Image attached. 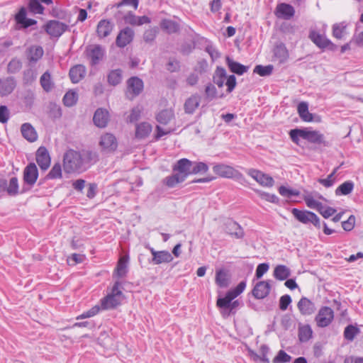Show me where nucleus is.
I'll use <instances>...</instances> for the list:
<instances>
[{
  "instance_id": "obj_1",
  "label": "nucleus",
  "mask_w": 363,
  "mask_h": 363,
  "mask_svg": "<svg viewBox=\"0 0 363 363\" xmlns=\"http://www.w3.org/2000/svg\"><path fill=\"white\" fill-rule=\"evenodd\" d=\"M63 168L66 173L86 170L85 159L81 152L69 149L63 155Z\"/></svg>"
},
{
  "instance_id": "obj_2",
  "label": "nucleus",
  "mask_w": 363,
  "mask_h": 363,
  "mask_svg": "<svg viewBox=\"0 0 363 363\" xmlns=\"http://www.w3.org/2000/svg\"><path fill=\"white\" fill-rule=\"evenodd\" d=\"M289 135L291 140L298 144L299 138L306 140L309 143L314 144H322L324 143V135L317 130H311L308 128H295L292 129L289 132Z\"/></svg>"
},
{
  "instance_id": "obj_3",
  "label": "nucleus",
  "mask_w": 363,
  "mask_h": 363,
  "mask_svg": "<svg viewBox=\"0 0 363 363\" xmlns=\"http://www.w3.org/2000/svg\"><path fill=\"white\" fill-rule=\"evenodd\" d=\"M121 283L116 281L112 287L111 291L106 296L101 300V306L104 310L113 309L121 305L124 297L121 290Z\"/></svg>"
},
{
  "instance_id": "obj_4",
  "label": "nucleus",
  "mask_w": 363,
  "mask_h": 363,
  "mask_svg": "<svg viewBox=\"0 0 363 363\" xmlns=\"http://www.w3.org/2000/svg\"><path fill=\"white\" fill-rule=\"evenodd\" d=\"M127 5H132L135 9L138 6V0H122L118 4L108 6L106 11H111L118 23H121L130 11L125 9Z\"/></svg>"
},
{
  "instance_id": "obj_5",
  "label": "nucleus",
  "mask_w": 363,
  "mask_h": 363,
  "mask_svg": "<svg viewBox=\"0 0 363 363\" xmlns=\"http://www.w3.org/2000/svg\"><path fill=\"white\" fill-rule=\"evenodd\" d=\"M38 177V170L35 163H29L23 170V186L21 194L26 193L34 186Z\"/></svg>"
},
{
  "instance_id": "obj_6",
  "label": "nucleus",
  "mask_w": 363,
  "mask_h": 363,
  "mask_svg": "<svg viewBox=\"0 0 363 363\" xmlns=\"http://www.w3.org/2000/svg\"><path fill=\"white\" fill-rule=\"evenodd\" d=\"M291 213L297 220L303 224L311 223L318 229L321 227L320 218L313 212L301 211L294 208L291 210Z\"/></svg>"
},
{
  "instance_id": "obj_7",
  "label": "nucleus",
  "mask_w": 363,
  "mask_h": 363,
  "mask_svg": "<svg viewBox=\"0 0 363 363\" xmlns=\"http://www.w3.org/2000/svg\"><path fill=\"white\" fill-rule=\"evenodd\" d=\"M213 172L218 176L228 179H235L238 181L244 179L242 173L230 165L217 164L213 167Z\"/></svg>"
},
{
  "instance_id": "obj_8",
  "label": "nucleus",
  "mask_w": 363,
  "mask_h": 363,
  "mask_svg": "<svg viewBox=\"0 0 363 363\" xmlns=\"http://www.w3.org/2000/svg\"><path fill=\"white\" fill-rule=\"evenodd\" d=\"M99 145L101 151L106 153L114 152L118 147V141L115 135L110 133L101 135Z\"/></svg>"
},
{
  "instance_id": "obj_9",
  "label": "nucleus",
  "mask_w": 363,
  "mask_h": 363,
  "mask_svg": "<svg viewBox=\"0 0 363 363\" xmlns=\"http://www.w3.org/2000/svg\"><path fill=\"white\" fill-rule=\"evenodd\" d=\"M334 318L333 311L328 306L320 308L315 318L316 324L320 328L328 326Z\"/></svg>"
},
{
  "instance_id": "obj_10",
  "label": "nucleus",
  "mask_w": 363,
  "mask_h": 363,
  "mask_svg": "<svg viewBox=\"0 0 363 363\" xmlns=\"http://www.w3.org/2000/svg\"><path fill=\"white\" fill-rule=\"evenodd\" d=\"M247 174L263 186L272 187L274 184V180L272 177L259 170L249 169L247 170Z\"/></svg>"
},
{
  "instance_id": "obj_11",
  "label": "nucleus",
  "mask_w": 363,
  "mask_h": 363,
  "mask_svg": "<svg viewBox=\"0 0 363 363\" xmlns=\"http://www.w3.org/2000/svg\"><path fill=\"white\" fill-rule=\"evenodd\" d=\"M68 26L59 21H50L45 26V31L51 37L59 38L67 30Z\"/></svg>"
},
{
  "instance_id": "obj_12",
  "label": "nucleus",
  "mask_w": 363,
  "mask_h": 363,
  "mask_svg": "<svg viewBox=\"0 0 363 363\" xmlns=\"http://www.w3.org/2000/svg\"><path fill=\"white\" fill-rule=\"evenodd\" d=\"M192 166L193 162L186 158H182L176 162L173 166L172 170L174 172L183 177L185 180L189 175L191 174Z\"/></svg>"
},
{
  "instance_id": "obj_13",
  "label": "nucleus",
  "mask_w": 363,
  "mask_h": 363,
  "mask_svg": "<svg viewBox=\"0 0 363 363\" xmlns=\"http://www.w3.org/2000/svg\"><path fill=\"white\" fill-rule=\"evenodd\" d=\"M148 248L152 255L150 262L153 264H161L163 263H169L173 260L172 254L167 250L156 251L153 247L147 245Z\"/></svg>"
},
{
  "instance_id": "obj_14",
  "label": "nucleus",
  "mask_w": 363,
  "mask_h": 363,
  "mask_svg": "<svg viewBox=\"0 0 363 363\" xmlns=\"http://www.w3.org/2000/svg\"><path fill=\"white\" fill-rule=\"evenodd\" d=\"M144 84L141 79L138 77H132L127 81V94L131 97L138 96L143 90Z\"/></svg>"
},
{
  "instance_id": "obj_15",
  "label": "nucleus",
  "mask_w": 363,
  "mask_h": 363,
  "mask_svg": "<svg viewBox=\"0 0 363 363\" xmlns=\"http://www.w3.org/2000/svg\"><path fill=\"white\" fill-rule=\"evenodd\" d=\"M134 35L135 33L132 28L129 27L124 28L123 29L120 30L116 37V45L118 48L125 47L127 45L130 44L133 41Z\"/></svg>"
},
{
  "instance_id": "obj_16",
  "label": "nucleus",
  "mask_w": 363,
  "mask_h": 363,
  "mask_svg": "<svg viewBox=\"0 0 363 363\" xmlns=\"http://www.w3.org/2000/svg\"><path fill=\"white\" fill-rule=\"evenodd\" d=\"M36 162L42 170H46L50 165L51 158L48 150L44 146H40L35 154Z\"/></svg>"
},
{
  "instance_id": "obj_17",
  "label": "nucleus",
  "mask_w": 363,
  "mask_h": 363,
  "mask_svg": "<svg viewBox=\"0 0 363 363\" xmlns=\"http://www.w3.org/2000/svg\"><path fill=\"white\" fill-rule=\"evenodd\" d=\"M271 290V285L269 281H260L254 286L252 293L255 298L262 299L267 296Z\"/></svg>"
},
{
  "instance_id": "obj_18",
  "label": "nucleus",
  "mask_w": 363,
  "mask_h": 363,
  "mask_svg": "<svg viewBox=\"0 0 363 363\" xmlns=\"http://www.w3.org/2000/svg\"><path fill=\"white\" fill-rule=\"evenodd\" d=\"M86 54L91 60V65H96L103 59L104 50L99 45H95L87 48Z\"/></svg>"
},
{
  "instance_id": "obj_19",
  "label": "nucleus",
  "mask_w": 363,
  "mask_h": 363,
  "mask_svg": "<svg viewBox=\"0 0 363 363\" xmlns=\"http://www.w3.org/2000/svg\"><path fill=\"white\" fill-rule=\"evenodd\" d=\"M289 51L283 43L276 44L273 49V60L279 64L285 63L289 59Z\"/></svg>"
},
{
  "instance_id": "obj_20",
  "label": "nucleus",
  "mask_w": 363,
  "mask_h": 363,
  "mask_svg": "<svg viewBox=\"0 0 363 363\" xmlns=\"http://www.w3.org/2000/svg\"><path fill=\"white\" fill-rule=\"evenodd\" d=\"M26 15L27 11L25 7H21L15 15V21L16 23L20 26L21 28H28L37 23L35 20L26 18Z\"/></svg>"
},
{
  "instance_id": "obj_21",
  "label": "nucleus",
  "mask_w": 363,
  "mask_h": 363,
  "mask_svg": "<svg viewBox=\"0 0 363 363\" xmlns=\"http://www.w3.org/2000/svg\"><path fill=\"white\" fill-rule=\"evenodd\" d=\"M109 121L108 111L102 108H97L93 116V121L96 126L105 128Z\"/></svg>"
},
{
  "instance_id": "obj_22",
  "label": "nucleus",
  "mask_w": 363,
  "mask_h": 363,
  "mask_svg": "<svg viewBox=\"0 0 363 363\" xmlns=\"http://www.w3.org/2000/svg\"><path fill=\"white\" fill-rule=\"evenodd\" d=\"M297 307L303 315H311L315 313V303L306 297L303 296L297 303Z\"/></svg>"
},
{
  "instance_id": "obj_23",
  "label": "nucleus",
  "mask_w": 363,
  "mask_h": 363,
  "mask_svg": "<svg viewBox=\"0 0 363 363\" xmlns=\"http://www.w3.org/2000/svg\"><path fill=\"white\" fill-rule=\"evenodd\" d=\"M295 14L294 7L286 3H281L277 6L276 15L278 18L285 20L291 19Z\"/></svg>"
},
{
  "instance_id": "obj_24",
  "label": "nucleus",
  "mask_w": 363,
  "mask_h": 363,
  "mask_svg": "<svg viewBox=\"0 0 363 363\" xmlns=\"http://www.w3.org/2000/svg\"><path fill=\"white\" fill-rule=\"evenodd\" d=\"M225 231L235 238L240 239L244 236V232L240 225L235 221L228 219L225 223Z\"/></svg>"
},
{
  "instance_id": "obj_25",
  "label": "nucleus",
  "mask_w": 363,
  "mask_h": 363,
  "mask_svg": "<svg viewBox=\"0 0 363 363\" xmlns=\"http://www.w3.org/2000/svg\"><path fill=\"white\" fill-rule=\"evenodd\" d=\"M16 85V83L13 77L0 79V95L4 96L10 94L15 89Z\"/></svg>"
},
{
  "instance_id": "obj_26",
  "label": "nucleus",
  "mask_w": 363,
  "mask_h": 363,
  "mask_svg": "<svg viewBox=\"0 0 363 363\" xmlns=\"http://www.w3.org/2000/svg\"><path fill=\"white\" fill-rule=\"evenodd\" d=\"M86 75V67L82 65H77L72 67L69 72V78L72 83L79 82Z\"/></svg>"
},
{
  "instance_id": "obj_27",
  "label": "nucleus",
  "mask_w": 363,
  "mask_h": 363,
  "mask_svg": "<svg viewBox=\"0 0 363 363\" xmlns=\"http://www.w3.org/2000/svg\"><path fill=\"white\" fill-rule=\"evenodd\" d=\"M225 61L229 69L233 73L238 75H242L244 73L247 72L249 69V67L234 61L230 57H226Z\"/></svg>"
},
{
  "instance_id": "obj_28",
  "label": "nucleus",
  "mask_w": 363,
  "mask_h": 363,
  "mask_svg": "<svg viewBox=\"0 0 363 363\" xmlns=\"http://www.w3.org/2000/svg\"><path fill=\"white\" fill-rule=\"evenodd\" d=\"M113 28V25L108 20H101L96 28V32L99 38H106L110 35Z\"/></svg>"
},
{
  "instance_id": "obj_29",
  "label": "nucleus",
  "mask_w": 363,
  "mask_h": 363,
  "mask_svg": "<svg viewBox=\"0 0 363 363\" xmlns=\"http://www.w3.org/2000/svg\"><path fill=\"white\" fill-rule=\"evenodd\" d=\"M21 131L23 137L30 142H34L38 138L35 128L29 123H23L21 127Z\"/></svg>"
},
{
  "instance_id": "obj_30",
  "label": "nucleus",
  "mask_w": 363,
  "mask_h": 363,
  "mask_svg": "<svg viewBox=\"0 0 363 363\" xmlns=\"http://www.w3.org/2000/svg\"><path fill=\"white\" fill-rule=\"evenodd\" d=\"M200 104V96L194 94L188 98L184 103V111L186 113L192 114Z\"/></svg>"
},
{
  "instance_id": "obj_31",
  "label": "nucleus",
  "mask_w": 363,
  "mask_h": 363,
  "mask_svg": "<svg viewBox=\"0 0 363 363\" xmlns=\"http://www.w3.org/2000/svg\"><path fill=\"white\" fill-rule=\"evenodd\" d=\"M160 26L161 29L168 34L176 33L180 29V26L177 22L169 19L162 20Z\"/></svg>"
},
{
  "instance_id": "obj_32",
  "label": "nucleus",
  "mask_w": 363,
  "mask_h": 363,
  "mask_svg": "<svg viewBox=\"0 0 363 363\" xmlns=\"http://www.w3.org/2000/svg\"><path fill=\"white\" fill-rule=\"evenodd\" d=\"M43 55V50L38 45L30 46L27 50V57L30 62H38Z\"/></svg>"
},
{
  "instance_id": "obj_33",
  "label": "nucleus",
  "mask_w": 363,
  "mask_h": 363,
  "mask_svg": "<svg viewBox=\"0 0 363 363\" xmlns=\"http://www.w3.org/2000/svg\"><path fill=\"white\" fill-rule=\"evenodd\" d=\"M309 38L313 43L320 48H326L328 47V44L330 43V40L315 31H311Z\"/></svg>"
},
{
  "instance_id": "obj_34",
  "label": "nucleus",
  "mask_w": 363,
  "mask_h": 363,
  "mask_svg": "<svg viewBox=\"0 0 363 363\" xmlns=\"http://www.w3.org/2000/svg\"><path fill=\"white\" fill-rule=\"evenodd\" d=\"M152 131V126L148 123H141L136 126L135 137L143 139L149 135Z\"/></svg>"
},
{
  "instance_id": "obj_35",
  "label": "nucleus",
  "mask_w": 363,
  "mask_h": 363,
  "mask_svg": "<svg viewBox=\"0 0 363 363\" xmlns=\"http://www.w3.org/2000/svg\"><path fill=\"white\" fill-rule=\"evenodd\" d=\"M354 187V182L351 180L346 181L335 189L336 196H347L352 192Z\"/></svg>"
},
{
  "instance_id": "obj_36",
  "label": "nucleus",
  "mask_w": 363,
  "mask_h": 363,
  "mask_svg": "<svg viewBox=\"0 0 363 363\" xmlns=\"http://www.w3.org/2000/svg\"><path fill=\"white\" fill-rule=\"evenodd\" d=\"M226 78V70L223 67H218L213 77V82L217 84L218 87H223Z\"/></svg>"
},
{
  "instance_id": "obj_37",
  "label": "nucleus",
  "mask_w": 363,
  "mask_h": 363,
  "mask_svg": "<svg viewBox=\"0 0 363 363\" xmlns=\"http://www.w3.org/2000/svg\"><path fill=\"white\" fill-rule=\"evenodd\" d=\"M291 275V271L285 265H278L274 268V277L280 281L286 280Z\"/></svg>"
},
{
  "instance_id": "obj_38",
  "label": "nucleus",
  "mask_w": 363,
  "mask_h": 363,
  "mask_svg": "<svg viewBox=\"0 0 363 363\" xmlns=\"http://www.w3.org/2000/svg\"><path fill=\"white\" fill-rule=\"evenodd\" d=\"M216 283L220 288H225L228 286V275L225 270L219 269L216 271Z\"/></svg>"
},
{
  "instance_id": "obj_39",
  "label": "nucleus",
  "mask_w": 363,
  "mask_h": 363,
  "mask_svg": "<svg viewBox=\"0 0 363 363\" xmlns=\"http://www.w3.org/2000/svg\"><path fill=\"white\" fill-rule=\"evenodd\" d=\"M6 193L9 196H16L18 194H21L19 191L18 179L17 177H11L9 182L7 183Z\"/></svg>"
},
{
  "instance_id": "obj_40",
  "label": "nucleus",
  "mask_w": 363,
  "mask_h": 363,
  "mask_svg": "<svg viewBox=\"0 0 363 363\" xmlns=\"http://www.w3.org/2000/svg\"><path fill=\"white\" fill-rule=\"evenodd\" d=\"M312 329L309 325H305L298 328V338L302 342H307L312 337Z\"/></svg>"
},
{
  "instance_id": "obj_41",
  "label": "nucleus",
  "mask_w": 363,
  "mask_h": 363,
  "mask_svg": "<svg viewBox=\"0 0 363 363\" xmlns=\"http://www.w3.org/2000/svg\"><path fill=\"white\" fill-rule=\"evenodd\" d=\"M173 117L174 113L172 110L164 109L157 114V121L161 124L166 125L169 123Z\"/></svg>"
},
{
  "instance_id": "obj_42",
  "label": "nucleus",
  "mask_w": 363,
  "mask_h": 363,
  "mask_svg": "<svg viewBox=\"0 0 363 363\" xmlns=\"http://www.w3.org/2000/svg\"><path fill=\"white\" fill-rule=\"evenodd\" d=\"M40 85L44 91L49 92L53 88L54 84L51 80V75L48 71L45 72L40 79Z\"/></svg>"
},
{
  "instance_id": "obj_43",
  "label": "nucleus",
  "mask_w": 363,
  "mask_h": 363,
  "mask_svg": "<svg viewBox=\"0 0 363 363\" xmlns=\"http://www.w3.org/2000/svg\"><path fill=\"white\" fill-rule=\"evenodd\" d=\"M122 80V70L116 69L110 72L108 75V82L113 86H116L121 83Z\"/></svg>"
},
{
  "instance_id": "obj_44",
  "label": "nucleus",
  "mask_w": 363,
  "mask_h": 363,
  "mask_svg": "<svg viewBox=\"0 0 363 363\" xmlns=\"http://www.w3.org/2000/svg\"><path fill=\"white\" fill-rule=\"evenodd\" d=\"M184 181H185L184 177L175 172L172 175L167 177L164 179V184L169 188H173L177 184L183 182Z\"/></svg>"
},
{
  "instance_id": "obj_45",
  "label": "nucleus",
  "mask_w": 363,
  "mask_h": 363,
  "mask_svg": "<svg viewBox=\"0 0 363 363\" xmlns=\"http://www.w3.org/2000/svg\"><path fill=\"white\" fill-rule=\"evenodd\" d=\"M78 100V95L74 91H67L63 97V103L65 106L71 107L76 104Z\"/></svg>"
},
{
  "instance_id": "obj_46",
  "label": "nucleus",
  "mask_w": 363,
  "mask_h": 363,
  "mask_svg": "<svg viewBox=\"0 0 363 363\" xmlns=\"http://www.w3.org/2000/svg\"><path fill=\"white\" fill-rule=\"evenodd\" d=\"M28 7L29 11L34 14H43L44 7L39 0H28Z\"/></svg>"
},
{
  "instance_id": "obj_47",
  "label": "nucleus",
  "mask_w": 363,
  "mask_h": 363,
  "mask_svg": "<svg viewBox=\"0 0 363 363\" xmlns=\"http://www.w3.org/2000/svg\"><path fill=\"white\" fill-rule=\"evenodd\" d=\"M127 263L128 258L123 257L119 259L116 269L117 275L119 277H123L125 276L127 273Z\"/></svg>"
},
{
  "instance_id": "obj_48",
  "label": "nucleus",
  "mask_w": 363,
  "mask_h": 363,
  "mask_svg": "<svg viewBox=\"0 0 363 363\" xmlns=\"http://www.w3.org/2000/svg\"><path fill=\"white\" fill-rule=\"evenodd\" d=\"M346 25L344 23H335L333 26V35L337 39H342L345 33Z\"/></svg>"
},
{
  "instance_id": "obj_49",
  "label": "nucleus",
  "mask_w": 363,
  "mask_h": 363,
  "mask_svg": "<svg viewBox=\"0 0 363 363\" xmlns=\"http://www.w3.org/2000/svg\"><path fill=\"white\" fill-rule=\"evenodd\" d=\"M158 28L157 27H154V28H150L147 30H146L143 34V40L145 42L147 43H152L157 33H158Z\"/></svg>"
},
{
  "instance_id": "obj_50",
  "label": "nucleus",
  "mask_w": 363,
  "mask_h": 363,
  "mask_svg": "<svg viewBox=\"0 0 363 363\" xmlns=\"http://www.w3.org/2000/svg\"><path fill=\"white\" fill-rule=\"evenodd\" d=\"M279 193L281 196L290 199L292 196H298L300 194L299 191L296 189H289L284 186H281L279 188Z\"/></svg>"
},
{
  "instance_id": "obj_51",
  "label": "nucleus",
  "mask_w": 363,
  "mask_h": 363,
  "mask_svg": "<svg viewBox=\"0 0 363 363\" xmlns=\"http://www.w3.org/2000/svg\"><path fill=\"white\" fill-rule=\"evenodd\" d=\"M47 177L50 179H60L62 177L61 164L60 163L55 164L48 174Z\"/></svg>"
},
{
  "instance_id": "obj_52",
  "label": "nucleus",
  "mask_w": 363,
  "mask_h": 363,
  "mask_svg": "<svg viewBox=\"0 0 363 363\" xmlns=\"http://www.w3.org/2000/svg\"><path fill=\"white\" fill-rule=\"evenodd\" d=\"M208 170L207 164L202 162H193L191 169V174H196L199 173H206Z\"/></svg>"
},
{
  "instance_id": "obj_53",
  "label": "nucleus",
  "mask_w": 363,
  "mask_h": 363,
  "mask_svg": "<svg viewBox=\"0 0 363 363\" xmlns=\"http://www.w3.org/2000/svg\"><path fill=\"white\" fill-rule=\"evenodd\" d=\"M273 66L269 65L267 66L257 65L254 69V72L262 77L268 76L272 74Z\"/></svg>"
},
{
  "instance_id": "obj_54",
  "label": "nucleus",
  "mask_w": 363,
  "mask_h": 363,
  "mask_svg": "<svg viewBox=\"0 0 363 363\" xmlns=\"http://www.w3.org/2000/svg\"><path fill=\"white\" fill-rule=\"evenodd\" d=\"M359 333V329L352 325H349L345 328L344 336L347 340H353L355 335Z\"/></svg>"
},
{
  "instance_id": "obj_55",
  "label": "nucleus",
  "mask_w": 363,
  "mask_h": 363,
  "mask_svg": "<svg viewBox=\"0 0 363 363\" xmlns=\"http://www.w3.org/2000/svg\"><path fill=\"white\" fill-rule=\"evenodd\" d=\"M257 193L262 199L270 203H278L279 201V198L275 194H271L262 191H257Z\"/></svg>"
},
{
  "instance_id": "obj_56",
  "label": "nucleus",
  "mask_w": 363,
  "mask_h": 363,
  "mask_svg": "<svg viewBox=\"0 0 363 363\" xmlns=\"http://www.w3.org/2000/svg\"><path fill=\"white\" fill-rule=\"evenodd\" d=\"M291 356L284 350H279L277 355L274 358V363H286L291 361Z\"/></svg>"
},
{
  "instance_id": "obj_57",
  "label": "nucleus",
  "mask_w": 363,
  "mask_h": 363,
  "mask_svg": "<svg viewBox=\"0 0 363 363\" xmlns=\"http://www.w3.org/2000/svg\"><path fill=\"white\" fill-rule=\"evenodd\" d=\"M22 67V63L16 58L12 59L8 65V72L10 73H16Z\"/></svg>"
},
{
  "instance_id": "obj_58",
  "label": "nucleus",
  "mask_w": 363,
  "mask_h": 363,
  "mask_svg": "<svg viewBox=\"0 0 363 363\" xmlns=\"http://www.w3.org/2000/svg\"><path fill=\"white\" fill-rule=\"evenodd\" d=\"M205 94L206 98L211 101L216 97L217 90L216 86L212 84H208L205 88Z\"/></svg>"
},
{
  "instance_id": "obj_59",
  "label": "nucleus",
  "mask_w": 363,
  "mask_h": 363,
  "mask_svg": "<svg viewBox=\"0 0 363 363\" xmlns=\"http://www.w3.org/2000/svg\"><path fill=\"white\" fill-rule=\"evenodd\" d=\"M166 69L170 72H178L180 69V63L174 58L169 59L166 65Z\"/></svg>"
},
{
  "instance_id": "obj_60",
  "label": "nucleus",
  "mask_w": 363,
  "mask_h": 363,
  "mask_svg": "<svg viewBox=\"0 0 363 363\" xmlns=\"http://www.w3.org/2000/svg\"><path fill=\"white\" fill-rule=\"evenodd\" d=\"M303 200L306 206L310 208L315 209L317 206H320V202L315 200L311 195L305 196Z\"/></svg>"
},
{
  "instance_id": "obj_61",
  "label": "nucleus",
  "mask_w": 363,
  "mask_h": 363,
  "mask_svg": "<svg viewBox=\"0 0 363 363\" xmlns=\"http://www.w3.org/2000/svg\"><path fill=\"white\" fill-rule=\"evenodd\" d=\"M100 308L98 306H95L91 308L90 310L83 313L82 315H79L77 319H83L91 318L96 315L99 312Z\"/></svg>"
},
{
  "instance_id": "obj_62",
  "label": "nucleus",
  "mask_w": 363,
  "mask_h": 363,
  "mask_svg": "<svg viewBox=\"0 0 363 363\" xmlns=\"http://www.w3.org/2000/svg\"><path fill=\"white\" fill-rule=\"evenodd\" d=\"M355 217L351 215L348 219L345 221L342 222V227L346 231L352 230L354 227Z\"/></svg>"
},
{
  "instance_id": "obj_63",
  "label": "nucleus",
  "mask_w": 363,
  "mask_h": 363,
  "mask_svg": "<svg viewBox=\"0 0 363 363\" xmlns=\"http://www.w3.org/2000/svg\"><path fill=\"white\" fill-rule=\"evenodd\" d=\"M291 303V298L289 295L286 294L281 296L279 299V308L281 311H286L289 305Z\"/></svg>"
},
{
  "instance_id": "obj_64",
  "label": "nucleus",
  "mask_w": 363,
  "mask_h": 363,
  "mask_svg": "<svg viewBox=\"0 0 363 363\" xmlns=\"http://www.w3.org/2000/svg\"><path fill=\"white\" fill-rule=\"evenodd\" d=\"M236 77L235 75L231 74L226 78L225 84L227 86V91L232 92L236 86Z\"/></svg>"
}]
</instances>
